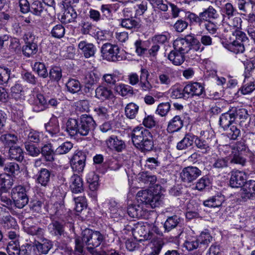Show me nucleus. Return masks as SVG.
Wrapping results in <instances>:
<instances>
[{
	"label": "nucleus",
	"instance_id": "nucleus-52",
	"mask_svg": "<svg viewBox=\"0 0 255 255\" xmlns=\"http://www.w3.org/2000/svg\"><path fill=\"white\" fill-rule=\"evenodd\" d=\"M65 33V27L61 24H58L54 26L50 32L52 37L58 39L63 37Z\"/></svg>",
	"mask_w": 255,
	"mask_h": 255
},
{
	"label": "nucleus",
	"instance_id": "nucleus-17",
	"mask_svg": "<svg viewBox=\"0 0 255 255\" xmlns=\"http://www.w3.org/2000/svg\"><path fill=\"white\" fill-rule=\"evenodd\" d=\"M241 196L244 201L255 196V181L250 180L246 183L242 189Z\"/></svg>",
	"mask_w": 255,
	"mask_h": 255
},
{
	"label": "nucleus",
	"instance_id": "nucleus-18",
	"mask_svg": "<svg viewBox=\"0 0 255 255\" xmlns=\"http://www.w3.org/2000/svg\"><path fill=\"white\" fill-rule=\"evenodd\" d=\"M32 105L33 110L36 112L43 111L48 108L47 101L41 94H37L36 95Z\"/></svg>",
	"mask_w": 255,
	"mask_h": 255
},
{
	"label": "nucleus",
	"instance_id": "nucleus-37",
	"mask_svg": "<svg viewBox=\"0 0 255 255\" xmlns=\"http://www.w3.org/2000/svg\"><path fill=\"white\" fill-rule=\"evenodd\" d=\"M87 182L91 190H96L99 187L98 175L94 172L89 173L87 176Z\"/></svg>",
	"mask_w": 255,
	"mask_h": 255
},
{
	"label": "nucleus",
	"instance_id": "nucleus-32",
	"mask_svg": "<svg viewBox=\"0 0 255 255\" xmlns=\"http://www.w3.org/2000/svg\"><path fill=\"white\" fill-rule=\"evenodd\" d=\"M200 15L204 21H208L210 19H215L219 16L217 11L212 6L204 9L203 11L200 12Z\"/></svg>",
	"mask_w": 255,
	"mask_h": 255
},
{
	"label": "nucleus",
	"instance_id": "nucleus-14",
	"mask_svg": "<svg viewBox=\"0 0 255 255\" xmlns=\"http://www.w3.org/2000/svg\"><path fill=\"white\" fill-rule=\"evenodd\" d=\"M204 87L198 82H190L184 87V91L187 97L199 96L204 92Z\"/></svg>",
	"mask_w": 255,
	"mask_h": 255
},
{
	"label": "nucleus",
	"instance_id": "nucleus-2",
	"mask_svg": "<svg viewBox=\"0 0 255 255\" xmlns=\"http://www.w3.org/2000/svg\"><path fill=\"white\" fill-rule=\"evenodd\" d=\"M174 49L182 54L187 55L191 59H195L197 56L196 52H201L204 47L193 34H188L184 38L175 39L173 43Z\"/></svg>",
	"mask_w": 255,
	"mask_h": 255
},
{
	"label": "nucleus",
	"instance_id": "nucleus-13",
	"mask_svg": "<svg viewBox=\"0 0 255 255\" xmlns=\"http://www.w3.org/2000/svg\"><path fill=\"white\" fill-rule=\"evenodd\" d=\"M148 223H138L132 231L135 239L139 241L148 240L150 235H148Z\"/></svg>",
	"mask_w": 255,
	"mask_h": 255
},
{
	"label": "nucleus",
	"instance_id": "nucleus-35",
	"mask_svg": "<svg viewBox=\"0 0 255 255\" xmlns=\"http://www.w3.org/2000/svg\"><path fill=\"white\" fill-rule=\"evenodd\" d=\"M0 223L5 229L11 228L16 229L18 227L15 219L10 215L2 217Z\"/></svg>",
	"mask_w": 255,
	"mask_h": 255
},
{
	"label": "nucleus",
	"instance_id": "nucleus-61",
	"mask_svg": "<svg viewBox=\"0 0 255 255\" xmlns=\"http://www.w3.org/2000/svg\"><path fill=\"white\" fill-rule=\"evenodd\" d=\"M232 157L231 162L233 163L238 164L242 166L245 165L247 159L245 155L246 154L232 153Z\"/></svg>",
	"mask_w": 255,
	"mask_h": 255
},
{
	"label": "nucleus",
	"instance_id": "nucleus-40",
	"mask_svg": "<svg viewBox=\"0 0 255 255\" xmlns=\"http://www.w3.org/2000/svg\"><path fill=\"white\" fill-rule=\"evenodd\" d=\"M180 218L176 215L168 217L164 224L165 231L169 232L175 228L180 222Z\"/></svg>",
	"mask_w": 255,
	"mask_h": 255
},
{
	"label": "nucleus",
	"instance_id": "nucleus-24",
	"mask_svg": "<svg viewBox=\"0 0 255 255\" xmlns=\"http://www.w3.org/2000/svg\"><path fill=\"white\" fill-rule=\"evenodd\" d=\"M46 131L51 136L56 135L60 132V127L58 120L56 117L51 118L49 122L44 125Z\"/></svg>",
	"mask_w": 255,
	"mask_h": 255
},
{
	"label": "nucleus",
	"instance_id": "nucleus-29",
	"mask_svg": "<svg viewBox=\"0 0 255 255\" xmlns=\"http://www.w3.org/2000/svg\"><path fill=\"white\" fill-rule=\"evenodd\" d=\"M98 80V75L93 71H91L86 75L84 83L85 89L88 90V92H90L93 89L92 87L97 83Z\"/></svg>",
	"mask_w": 255,
	"mask_h": 255
},
{
	"label": "nucleus",
	"instance_id": "nucleus-7",
	"mask_svg": "<svg viewBox=\"0 0 255 255\" xmlns=\"http://www.w3.org/2000/svg\"><path fill=\"white\" fill-rule=\"evenodd\" d=\"M11 197L15 206L19 209L23 208L28 202L26 189L22 186H17L12 189Z\"/></svg>",
	"mask_w": 255,
	"mask_h": 255
},
{
	"label": "nucleus",
	"instance_id": "nucleus-34",
	"mask_svg": "<svg viewBox=\"0 0 255 255\" xmlns=\"http://www.w3.org/2000/svg\"><path fill=\"white\" fill-rule=\"evenodd\" d=\"M138 110L139 106L137 105L132 102L129 103L125 107V115L129 119H133L136 117Z\"/></svg>",
	"mask_w": 255,
	"mask_h": 255
},
{
	"label": "nucleus",
	"instance_id": "nucleus-10",
	"mask_svg": "<svg viewBox=\"0 0 255 255\" xmlns=\"http://www.w3.org/2000/svg\"><path fill=\"white\" fill-rule=\"evenodd\" d=\"M86 160V154L82 151H76L70 160L73 170L78 173L83 171Z\"/></svg>",
	"mask_w": 255,
	"mask_h": 255
},
{
	"label": "nucleus",
	"instance_id": "nucleus-38",
	"mask_svg": "<svg viewBox=\"0 0 255 255\" xmlns=\"http://www.w3.org/2000/svg\"><path fill=\"white\" fill-rule=\"evenodd\" d=\"M32 69L40 77L46 78L48 76L47 70L43 63L35 62L32 66Z\"/></svg>",
	"mask_w": 255,
	"mask_h": 255
},
{
	"label": "nucleus",
	"instance_id": "nucleus-31",
	"mask_svg": "<svg viewBox=\"0 0 255 255\" xmlns=\"http://www.w3.org/2000/svg\"><path fill=\"white\" fill-rule=\"evenodd\" d=\"M50 174L48 169L42 168L37 175V182L42 186H46L50 181Z\"/></svg>",
	"mask_w": 255,
	"mask_h": 255
},
{
	"label": "nucleus",
	"instance_id": "nucleus-58",
	"mask_svg": "<svg viewBox=\"0 0 255 255\" xmlns=\"http://www.w3.org/2000/svg\"><path fill=\"white\" fill-rule=\"evenodd\" d=\"M80 25L81 27V32L83 34H91L95 28L94 25L89 21H83Z\"/></svg>",
	"mask_w": 255,
	"mask_h": 255
},
{
	"label": "nucleus",
	"instance_id": "nucleus-1",
	"mask_svg": "<svg viewBox=\"0 0 255 255\" xmlns=\"http://www.w3.org/2000/svg\"><path fill=\"white\" fill-rule=\"evenodd\" d=\"M136 199L140 204L128 206L127 213L132 218H140L144 216L146 211L143 205L146 208H155L160 205L163 198L159 194H154L150 190H143L137 192Z\"/></svg>",
	"mask_w": 255,
	"mask_h": 255
},
{
	"label": "nucleus",
	"instance_id": "nucleus-42",
	"mask_svg": "<svg viewBox=\"0 0 255 255\" xmlns=\"http://www.w3.org/2000/svg\"><path fill=\"white\" fill-rule=\"evenodd\" d=\"M6 251L8 255H20L21 250L18 241H11L8 244Z\"/></svg>",
	"mask_w": 255,
	"mask_h": 255
},
{
	"label": "nucleus",
	"instance_id": "nucleus-11",
	"mask_svg": "<svg viewBox=\"0 0 255 255\" xmlns=\"http://www.w3.org/2000/svg\"><path fill=\"white\" fill-rule=\"evenodd\" d=\"M247 174L243 171L234 170L231 172L230 185L232 188H239L246 184Z\"/></svg>",
	"mask_w": 255,
	"mask_h": 255
},
{
	"label": "nucleus",
	"instance_id": "nucleus-16",
	"mask_svg": "<svg viewBox=\"0 0 255 255\" xmlns=\"http://www.w3.org/2000/svg\"><path fill=\"white\" fill-rule=\"evenodd\" d=\"M78 48L86 58L94 57L96 51V46L86 40L81 41L79 43Z\"/></svg>",
	"mask_w": 255,
	"mask_h": 255
},
{
	"label": "nucleus",
	"instance_id": "nucleus-15",
	"mask_svg": "<svg viewBox=\"0 0 255 255\" xmlns=\"http://www.w3.org/2000/svg\"><path fill=\"white\" fill-rule=\"evenodd\" d=\"M106 143L109 149L117 152H122L126 148L125 142L116 135L111 136L106 140Z\"/></svg>",
	"mask_w": 255,
	"mask_h": 255
},
{
	"label": "nucleus",
	"instance_id": "nucleus-55",
	"mask_svg": "<svg viewBox=\"0 0 255 255\" xmlns=\"http://www.w3.org/2000/svg\"><path fill=\"white\" fill-rule=\"evenodd\" d=\"M199 243V240L198 238L192 237L185 241L184 246L187 250L191 251L197 249Z\"/></svg>",
	"mask_w": 255,
	"mask_h": 255
},
{
	"label": "nucleus",
	"instance_id": "nucleus-4",
	"mask_svg": "<svg viewBox=\"0 0 255 255\" xmlns=\"http://www.w3.org/2000/svg\"><path fill=\"white\" fill-rule=\"evenodd\" d=\"M83 242L87 246V250L94 254V249L103 244L106 239L105 235L99 231L86 229L82 232Z\"/></svg>",
	"mask_w": 255,
	"mask_h": 255
},
{
	"label": "nucleus",
	"instance_id": "nucleus-21",
	"mask_svg": "<svg viewBox=\"0 0 255 255\" xmlns=\"http://www.w3.org/2000/svg\"><path fill=\"white\" fill-rule=\"evenodd\" d=\"M109 210L111 217L114 219L123 217L125 214V210L115 201L109 202Z\"/></svg>",
	"mask_w": 255,
	"mask_h": 255
},
{
	"label": "nucleus",
	"instance_id": "nucleus-12",
	"mask_svg": "<svg viewBox=\"0 0 255 255\" xmlns=\"http://www.w3.org/2000/svg\"><path fill=\"white\" fill-rule=\"evenodd\" d=\"M149 137L148 129L142 127L137 126L133 128L131 134V137L133 144L137 148L142 145L141 138L142 137Z\"/></svg>",
	"mask_w": 255,
	"mask_h": 255
},
{
	"label": "nucleus",
	"instance_id": "nucleus-27",
	"mask_svg": "<svg viewBox=\"0 0 255 255\" xmlns=\"http://www.w3.org/2000/svg\"><path fill=\"white\" fill-rule=\"evenodd\" d=\"M168 59L173 64L179 66L181 65L185 60V55L176 51L175 49L172 50L168 55Z\"/></svg>",
	"mask_w": 255,
	"mask_h": 255
},
{
	"label": "nucleus",
	"instance_id": "nucleus-6",
	"mask_svg": "<svg viewBox=\"0 0 255 255\" xmlns=\"http://www.w3.org/2000/svg\"><path fill=\"white\" fill-rule=\"evenodd\" d=\"M232 34L236 39L227 42H223L224 47L230 51L235 53H243L245 50L244 42L248 40L246 34L241 30L233 31Z\"/></svg>",
	"mask_w": 255,
	"mask_h": 255
},
{
	"label": "nucleus",
	"instance_id": "nucleus-8",
	"mask_svg": "<svg viewBox=\"0 0 255 255\" xmlns=\"http://www.w3.org/2000/svg\"><path fill=\"white\" fill-rule=\"evenodd\" d=\"M213 136L212 131L203 130L201 131L200 137L196 136L194 142L196 147L201 150L203 153H207L210 150L209 144Z\"/></svg>",
	"mask_w": 255,
	"mask_h": 255
},
{
	"label": "nucleus",
	"instance_id": "nucleus-59",
	"mask_svg": "<svg viewBox=\"0 0 255 255\" xmlns=\"http://www.w3.org/2000/svg\"><path fill=\"white\" fill-rule=\"evenodd\" d=\"M30 9L33 14L39 15L44 9L43 3L38 0H34L31 4Z\"/></svg>",
	"mask_w": 255,
	"mask_h": 255
},
{
	"label": "nucleus",
	"instance_id": "nucleus-23",
	"mask_svg": "<svg viewBox=\"0 0 255 255\" xmlns=\"http://www.w3.org/2000/svg\"><path fill=\"white\" fill-rule=\"evenodd\" d=\"M70 188L72 192L76 194L84 191L83 181L79 175L74 174L71 177Z\"/></svg>",
	"mask_w": 255,
	"mask_h": 255
},
{
	"label": "nucleus",
	"instance_id": "nucleus-22",
	"mask_svg": "<svg viewBox=\"0 0 255 255\" xmlns=\"http://www.w3.org/2000/svg\"><path fill=\"white\" fill-rule=\"evenodd\" d=\"M174 72L171 69H167L158 74V79L161 85L169 86L174 82Z\"/></svg>",
	"mask_w": 255,
	"mask_h": 255
},
{
	"label": "nucleus",
	"instance_id": "nucleus-57",
	"mask_svg": "<svg viewBox=\"0 0 255 255\" xmlns=\"http://www.w3.org/2000/svg\"><path fill=\"white\" fill-rule=\"evenodd\" d=\"M73 146V144L70 141H66L59 145L55 150L57 154H64L68 153Z\"/></svg>",
	"mask_w": 255,
	"mask_h": 255
},
{
	"label": "nucleus",
	"instance_id": "nucleus-56",
	"mask_svg": "<svg viewBox=\"0 0 255 255\" xmlns=\"http://www.w3.org/2000/svg\"><path fill=\"white\" fill-rule=\"evenodd\" d=\"M138 22L133 17L125 18L121 20V25L126 29H131L138 25Z\"/></svg>",
	"mask_w": 255,
	"mask_h": 255
},
{
	"label": "nucleus",
	"instance_id": "nucleus-45",
	"mask_svg": "<svg viewBox=\"0 0 255 255\" xmlns=\"http://www.w3.org/2000/svg\"><path fill=\"white\" fill-rule=\"evenodd\" d=\"M231 110L232 112L234 113V115L235 117V120L239 119L240 120V124L243 122H245V120H246L248 118L249 114L247 110L245 109L232 108Z\"/></svg>",
	"mask_w": 255,
	"mask_h": 255
},
{
	"label": "nucleus",
	"instance_id": "nucleus-33",
	"mask_svg": "<svg viewBox=\"0 0 255 255\" xmlns=\"http://www.w3.org/2000/svg\"><path fill=\"white\" fill-rule=\"evenodd\" d=\"M42 156L44 157L46 161L52 162L54 160V152L52 148V145L50 143L44 144L40 150Z\"/></svg>",
	"mask_w": 255,
	"mask_h": 255
},
{
	"label": "nucleus",
	"instance_id": "nucleus-30",
	"mask_svg": "<svg viewBox=\"0 0 255 255\" xmlns=\"http://www.w3.org/2000/svg\"><path fill=\"white\" fill-rule=\"evenodd\" d=\"M77 16V12L73 7L65 9L61 18L63 23H68L75 21Z\"/></svg>",
	"mask_w": 255,
	"mask_h": 255
},
{
	"label": "nucleus",
	"instance_id": "nucleus-36",
	"mask_svg": "<svg viewBox=\"0 0 255 255\" xmlns=\"http://www.w3.org/2000/svg\"><path fill=\"white\" fill-rule=\"evenodd\" d=\"M48 231L53 235L56 236H61L63 232V226L56 221H53L48 226Z\"/></svg>",
	"mask_w": 255,
	"mask_h": 255
},
{
	"label": "nucleus",
	"instance_id": "nucleus-3",
	"mask_svg": "<svg viewBox=\"0 0 255 255\" xmlns=\"http://www.w3.org/2000/svg\"><path fill=\"white\" fill-rule=\"evenodd\" d=\"M96 127V124L93 117L85 114L81 116L80 123L77 120L70 118L66 123V131L71 136H86L94 130Z\"/></svg>",
	"mask_w": 255,
	"mask_h": 255
},
{
	"label": "nucleus",
	"instance_id": "nucleus-63",
	"mask_svg": "<svg viewBox=\"0 0 255 255\" xmlns=\"http://www.w3.org/2000/svg\"><path fill=\"white\" fill-rule=\"evenodd\" d=\"M26 231L28 234L32 236H37L39 238L42 237L44 233L43 228L35 226H32L27 228Z\"/></svg>",
	"mask_w": 255,
	"mask_h": 255
},
{
	"label": "nucleus",
	"instance_id": "nucleus-28",
	"mask_svg": "<svg viewBox=\"0 0 255 255\" xmlns=\"http://www.w3.org/2000/svg\"><path fill=\"white\" fill-rule=\"evenodd\" d=\"M195 138L196 136L192 134H186L184 137L177 143V148L178 150H183L187 148L193 144Z\"/></svg>",
	"mask_w": 255,
	"mask_h": 255
},
{
	"label": "nucleus",
	"instance_id": "nucleus-54",
	"mask_svg": "<svg viewBox=\"0 0 255 255\" xmlns=\"http://www.w3.org/2000/svg\"><path fill=\"white\" fill-rule=\"evenodd\" d=\"M4 170L7 174L14 176L19 173V167L18 164L15 162H10L7 163Z\"/></svg>",
	"mask_w": 255,
	"mask_h": 255
},
{
	"label": "nucleus",
	"instance_id": "nucleus-53",
	"mask_svg": "<svg viewBox=\"0 0 255 255\" xmlns=\"http://www.w3.org/2000/svg\"><path fill=\"white\" fill-rule=\"evenodd\" d=\"M211 185V181L209 177L204 176L200 178L196 183L195 189L198 191H202L206 187Z\"/></svg>",
	"mask_w": 255,
	"mask_h": 255
},
{
	"label": "nucleus",
	"instance_id": "nucleus-41",
	"mask_svg": "<svg viewBox=\"0 0 255 255\" xmlns=\"http://www.w3.org/2000/svg\"><path fill=\"white\" fill-rule=\"evenodd\" d=\"M232 153L246 154L249 151L245 141L241 140L232 146Z\"/></svg>",
	"mask_w": 255,
	"mask_h": 255
},
{
	"label": "nucleus",
	"instance_id": "nucleus-60",
	"mask_svg": "<svg viewBox=\"0 0 255 255\" xmlns=\"http://www.w3.org/2000/svg\"><path fill=\"white\" fill-rule=\"evenodd\" d=\"M170 109V104L168 102L162 103L158 105L155 113L161 117L165 116Z\"/></svg>",
	"mask_w": 255,
	"mask_h": 255
},
{
	"label": "nucleus",
	"instance_id": "nucleus-64",
	"mask_svg": "<svg viewBox=\"0 0 255 255\" xmlns=\"http://www.w3.org/2000/svg\"><path fill=\"white\" fill-rule=\"evenodd\" d=\"M171 97L173 99H179L185 98L187 97L184 91V88L175 86L171 89Z\"/></svg>",
	"mask_w": 255,
	"mask_h": 255
},
{
	"label": "nucleus",
	"instance_id": "nucleus-46",
	"mask_svg": "<svg viewBox=\"0 0 255 255\" xmlns=\"http://www.w3.org/2000/svg\"><path fill=\"white\" fill-rule=\"evenodd\" d=\"M66 86L68 91L72 94L78 93L81 89L80 82L74 79H69Z\"/></svg>",
	"mask_w": 255,
	"mask_h": 255
},
{
	"label": "nucleus",
	"instance_id": "nucleus-44",
	"mask_svg": "<svg viewBox=\"0 0 255 255\" xmlns=\"http://www.w3.org/2000/svg\"><path fill=\"white\" fill-rule=\"evenodd\" d=\"M148 134H149V137H142L141 138V144L142 145L139 146V148L142 150L149 151L151 150L153 147V142L152 138V135L151 132L148 130Z\"/></svg>",
	"mask_w": 255,
	"mask_h": 255
},
{
	"label": "nucleus",
	"instance_id": "nucleus-5",
	"mask_svg": "<svg viewBox=\"0 0 255 255\" xmlns=\"http://www.w3.org/2000/svg\"><path fill=\"white\" fill-rule=\"evenodd\" d=\"M102 56L109 61L117 62L126 58V52L115 44L107 43L101 48Z\"/></svg>",
	"mask_w": 255,
	"mask_h": 255
},
{
	"label": "nucleus",
	"instance_id": "nucleus-47",
	"mask_svg": "<svg viewBox=\"0 0 255 255\" xmlns=\"http://www.w3.org/2000/svg\"><path fill=\"white\" fill-rule=\"evenodd\" d=\"M228 160L226 158H215L212 163V167L218 170H221L228 166Z\"/></svg>",
	"mask_w": 255,
	"mask_h": 255
},
{
	"label": "nucleus",
	"instance_id": "nucleus-26",
	"mask_svg": "<svg viewBox=\"0 0 255 255\" xmlns=\"http://www.w3.org/2000/svg\"><path fill=\"white\" fill-rule=\"evenodd\" d=\"M222 12L223 16L222 21L227 22V20L233 17L237 12V9L230 2L225 3L222 7Z\"/></svg>",
	"mask_w": 255,
	"mask_h": 255
},
{
	"label": "nucleus",
	"instance_id": "nucleus-51",
	"mask_svg": "<svg viewBox=\"0 0 255 255\" xmlns=\"http://www.w3.org/2000/svg\"><path fill=\"white\" fill-rule=\"evenodd\" d=\"M36 248L39 252L42 254H46L51 249L52 244L51 242L48 240L43 239L41 243L37 242L36 244Z\"/></svg>",
	"mask_w": 255,
	"mask_h": 255
},
{
	"label": "nucleus",
	"instance_id": "nucleus-48",
	"mask_svg": "<svg viewBox=\"0 0 255 255\" xmlns=\"http://www.w3.org/2000/svg\"><path fill=\"white\" fill-rule=\"evenodd\" d=\"M38 50L37 43H25L22 48V52L23 54L27 56H30L36 53Z\"/></svg>",
	"mask_w": 255,
	"mask_h": 255
},
{
	"label": "nucleus",
	"instance_id": "nucleus-9",
	"mask_svg": "<svg viewBox=\"0 0 255 255\" xmlns=\"http://www.w3.org/2000/svg\"><path fill=\"white\" fill-rule=\"evenodd\" d=\"M202 174V171L196 166H189L184 167L180 173L181 180L190 183L196 180Z\"/></svg>",
	"mask_w": 255,
	"mask_h": 255
},
{
	"label": "nucleus",
	"instance_id": "nucleus-19",
	"mask_svg": "<svg viewBox=\"0 0 255 255\" xmlns=\"http://www.w3.org/2000/svg\"><path fill=\"white\" fill-rule=\"evenodd\" d=\"M235 121V117L231 109L221 115L219 120L220 126L224 129H227Z\"/></svg>",
	"mask_w": 255,
	"mask_h": 255
},
{
	"label": "nucleus",
	"instance_id": "nucleus-20",
	"mask_svg": "<svg viewBox=\"0 0 255 255\" xmlns=\"http://www.w3.org/2000/svg\"><path fill=\"white\" fill-rule=\"evenodd\" d=\"M95 97L101 100H106L114 97L111 89L106 86L100 85L95 90Z\"/></svg>",
	"mask_w": 255,
	"mask_h": 255
},
{
	"label": "nucleus",
	"instance_id": "nucleus-25",
	"mask_svg": "<svg viewBox=\"0 0 255 255\" xmlns=\"http://www.w3.org/2000/svg\"><path fill=\"white\" fill-rule=\"evenodd\" d=\"M183 126V121L180 116H176L169 122L167 130L168 132H174L179 130Z\"/></svg>",
	"mask_w": 255,
	"mask_h": 255
},
{
	"label": "nucleus",
	"instance_id": "nucleus-50",
	"mask_svg": "<svg viewBox=\"0 0 255 255\" xmlns=\"http://www.w3.org/2000/svg\"><path fill=\"white\" fill-rule=\"evenodd\" d=\"M115 90L122 96H126L128 94H132V88L129 85L120 84L115 87Z\"/></svg>",
	"mask_w": 255,
	"mask_h": 255
},
{
	"label": "nucleus",
	"instance_id": "nucleus-39",
	"mask_svg": "<svg viewBox=\"0 0 255 255\" xmlns=\"http://www.w3.org/2000/svg\"><path fill=\"white\" fill-rule=\"evenodd\" d=\"M9 156L11 159L21 161L23 159V152L19 146H11L9 150Z\"/></svg>",
	"mask_w": 255,
	"mask_h": 255
},
{
	"label": "nucleus",
	"instance_id": "nucleus-49",
	"mask_svg": "<svg viewBox=\"0 0 255 255\" xmlns=\"http://www.w3.org/2000/svg\"><path fill=\"white\" fill-rule=\"evenodd\" d=\"M0 140L4 145L10 146L16 142L17 138L14 134L7 133L1 135Z\"/></svg>",
	"mask_w": 255,
	"mask_h": 255
},
{
	"label": "nucleus",
	"instance_id": "nucleus-43",
	"mask_svg": "<svg viewBox=\"0 0 255 255\" xmlns=\"http://www.w3.org/2000/svg\"><path fill=\"white\" fill-rule=\"evenodd\" d=\"M238 6L241 11L247 12L251 7L255 8V0H238Z\"/></svg>",
	"mask_w": 255,
	"mask_h": 255
},
{
	"label": "nucleus",
	"instance_id": "nucleus-62",
	"mask_svg": "<svg viewBox=\"0 0 255 255\" xmlns=\"http://www.w3.org/2000/svg\"><path fill=\"white\" fill-rule=\"evenodd\" d=\"M148 235H150L148 240H154L156 238V235L161 236L162 232L158 228L153 224H148Z\"/></svg>",
	"mask_w": 255,
	"mask_h": 255
}]
</instances>
